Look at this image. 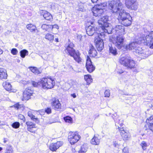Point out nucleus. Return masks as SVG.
Returning <instances> with one entry per match:
<instances>
[{
	"instance_id": "1",
	"label": "nucleus",
	"mask_w": 153,
	"mask_h": 153,
	"mask_svg": "<svg viewBox=\"0 0 153 153\" xmlns=\"http://www.w3.org/2000/svg\"><path fill=\"white\" fill-rule=\"evenodd\" d=\"M117 19L120 24L126 27L131 25L132 20L130 14L123 9H121L119 12Z\"/></svg>"
},
{
	"instance_id": "2",
	"label": "nucleus",
	"mask_w": 153,
	"mask_h": 153,
	"mask_svg": "<svg viewBox=\"0 0 153 153\" xmlns=\"http://www.w3.org/2000/svg\"><path fill=\"white\" fill-rule=\"evenodd\" d=\"M74 47V45L73 43L68 44L65 47V52L71 56L73 57L76 61L79 63H81L82 62V59L80 56V53L78 51H75L73 48Z\"/></svg>"
},
{
	"instance_id": "3",
	"label": "nucleus",
	"mask_w": 153,
	"mask_h": 153,
	"mask_svg": "<svg viewBox=\"0 0 153 153\" xmlns=\"http://www.w3.org/2000/svg\"><path fill=\"white\" fill-rule=\"evenodd\" d=\"M50 78H42L40 82H37L35 81L32 82V84L33 86L37 87L38 85H41L44 89H50L53 87L54 83Z\"/></svg>"
},
{
	"instance_id": "4",
	"label": "nucleus",
	"mask_w": 153,
	"mask_h": 153,
	"mask_svg": "<svg viewBox=\"0 0 153 153\" xmlns=\"http://www.w3.org/2000/svg\"><path fill=\"white\" fill-rule=\"evenodd\" d=\"M120 63L128 68L132 69L135 67V63L130 57L127 56L121 57L120 59Z\"/></svg>"
},
{
	"instance_id": "5",
	"label": "nucleus",
	"mask_w": 153,
	"mask_h": 153,
	"mask_svg": "<svg viewBox=\"0 0 153 153\" xmlns=\"http://www.w3.org/2000/svg\"><path fill=\"white\" fill-rule=\"evenodd\" d=\"M143 43L151 48H153V31H151L148 35L139 38L138 43Z\"/></svg>"
},
{
	"instance_id": "6",
	"label": "nucleus",
	"mask_w": 153,
	"mask_h": 153,
	"mask_svg": "<svg viewBox=\"0 0 153 153\" xmlns=\"http://www.w3.org/2000/svg\"><path fill=\"white\" fill-rule=\"evenodd\" d=\"M122 7V4L119 0H113L109 3V8L113 13H117L118 11L120 12Z\"/></svg>"
},
{
	"instance_id": "7",
	"label": "nucleus",
	"mask_w": 153,
	"mask_h": 153,
	"mask_svg": "<svg viewBox=\"0 0 153 153\" xmlns=\"http://www.w3.org/2000/svg\"><path fill=\"white\" fill-rule=\"evenodd\" d=\"M125 39L124 36L119 35L116 37H111L109 40L118 48L121 49L123 47Z\"/></svg>"
},
{
	"instance_id": "8",
	"label": "nucleus",
	"mask_w": 153,
	"mask_h": 153,
	"mask_svg": "<svg viewBox=\"0 0 153 153\" xmlns=\"http://www.w3.org/2000/svg\"><path fill=\"white\" fill-rule=\"evenodd\" d=\"M139 38L135 42H133L130 43L129 44L126 45V50H133L134 54L136 53L137 50H138L139 48L141 47H139V45L141 43H138Z\"/></svg>"
},
{
	"instance_id": "9",
	"label": "nucleus",
	"mask_w": 153,
	"mask_h": 153,
	"mask_svg": "<svg viewBox=\"0 0 153 153\" xmlns=\"http://www.w3.org/2000/svg\"><path fill=\"white\" fill-rule=\"evenodd\" d=\"M80 136L76 132H70L68 137V141L72 145L76 143L80 139Z\"/></svg>"
},
{
	"instance_id": "10",
	"label": "nucleus",
	"mask_w": 153,
	"mask_h": 153,
	"mask_svg": "<svg viewBox=\"0 0 153 153\" xmlns=\"http://www.w3.org/2000/svg\"><path fill=\"white\" fill-rule=\"evenodd\" d=\"M91 25H89L86 28V31L87 34L90 36H92L95 33V31L98 29L95 25V22H91Z\"/></svg>"
},
{
	"instance_id": "11",
	"label": "nucleus",
	"mask_w": 153,
	"mask_h": 153,
	"mask_svg": "<svg viewBox=\"0 0 153 153\" xmlns=\"http://www.w3.org/2000/svg\"><path fill=\"white\" fill-rule=\"evenodd\" d=\"M125 3L128 9L136 10L137 8L138 4L136 0H125Z\"/></svg>"
},
{
	"instance_id": "12",
	"label": "nucleus",
	"mask_w": 153,
	"mask_h": 153,
	"mask_svg": "<svg viewBox=\"0 0 153 153\" xmlns=\"http://www.w3.org/2000/svg\"><path fill=\"white\" fill-rule=\"evenodd\" d=\"M135 55L141 59L147 58L148 56V52L145 51L144 50L142 49V48H139L134 54Z\"/></svg>"
},
{
	"instance_id": "13",
	"label": "nucleus",
	"mask_w": 153,
	"mask_h": 153,
	"mask_svg": "<svg viewBox=\"0 0 153 153\" xmlns=\"http://www.w3.org/2000/svg\"><path fill=\"white\" fill-rule=\"evenodd\" d=\"M117 128L120 133V135L123 140L126 141L128 140L130 138L131 135L130 133L127 131H126L123 127L121 128L118 126Z\"/></svg>"
},
{
	"instance_id": "14",
	"label": "nucleus",
	"mask_w": 153,
	"mask_h": 153,
	"mask_svg": "<svg viewBox=\"0 0 153 153\" xmlns=\"http://www.w3.org/2000/svg\"><path fill=\"white\" fill-rule=\"evenodd\" d=\"M85 67L88 71L90 73L93 72L95 69V67L92 64L90 58L88 56L86 59Z\"/></svg>"
},
{
	"instance_id": "15",
	"label": "nucleus",
	"mask_w": 153,
	"mask_h": 153,
	"mask_svg": "<svg viewBox=\"0 0 153 153\" xmlns=\"http://www.w3.org/2000/svg\"><path fill=\"white\" fill-rule=\"evenodd\" d=\"M98 35V38L95 40L96 47L97 50L101 51L104 48V42L103 40L101 39Z\"/></svg>"
},
{
	"instance_id": "16",
	"label": "nucleus",
	"mask_w": 153,
	"mask_h": 153,
	"mask_svg": "<svg viewBox=\"0 0 153 153\" xmlns=\"http://www.w3.org/2000/svg\"><path fill=\"white\" fill-rule=\"evenodd\" d=\"M108 16H106L102 17L98 21L99 26H108L109 23H108Z\"/></svg>"
},
{
	"instance_id": "17",
	"label": "nucleus",
	"mask_w": 153,
	"mask_h": 153,
	"mask_svg": "<svg viewBox=\"0 0 153 153\" xmlns=\"http://www.w3.org/2000/svg\"><path fill=\"white\" fill-rule=\"evenodd\" d=\"M63 144L62 141H57L56 143H52L50 145V149L52 151H56Z\"/></svg>"
},
{
	"instance_id": "18",
	"label": "nucleus",
	"mask_w": 153,
	"mask_h": 153,
	"mask_svg": "<svg viewBox=\"0 0 153 153\" xmlns=\"http://www.w3.org/2000/svg\"><path fill=\"white\" fill-rule=\"evenodd\" d=\"M41 15H42L44 18L48 20H51L53 19L52 15L45 10H42L40 11Z\"/></svg>"
},
{
	"instance_id": "19",
	"label": "nucleus",
	"mask_w": 153,
	"mask_h": 153,
	"mask_svg": "<svg viewBox=\"0 0 153 153\" xmlns=\"http://www.w3.org/2000/svg\"><path fill=\"white\" fill-rule=\"evenodd\" d=\"M114 30L117 34L120 33V34L122 35L125 33L124 27L121 25H116L114 27Z\"/></svg>"
},
{
	"instance_id": "20",
	"label": "nucleus",
	"mask_w": 153,
	"mask_h": 153,
	"mask_svg": "<svg viewBox=\"0 0 153 153\" xmlns=\"http://www.w3.org/2000/svg\"><path fill=\"white\" fill-rule=\"evenodd\" d=\"M52 102V107L55 110H57L61 107V104L58 99H53Z\"/></svg>"
},
{
	"instance_id": "21",
	"label": "nucleus",
	"mask_w": 153,
	"mask_h": 153,
	"mask_svg": "<svg viewBox=\"0 0 153 153\" xmlns=\"http://www.w3.org/2000/svg\"><path fill=\"white\" fill-rule=\"evenodd\" d=\"M7 76L6 70L4 68H0V79H6L7 78Z\"/></svg>"
},
{
	"instance_id": "22",
	"label": "nucleus",
	"mask_w": 153,
	"mask_h": 153,
	"mask_svg": "<svg viewBox=\"0 0 153 153\" xmlns=\"http://www.w3.org/2000/svg\"><path fill=\"white\" fill-rule=\"evenodd\" d=\"M92 12L94 16H100L102 13H103V10L102 9H92Z\"/></svg>"
},
{
	"instance_id": "23",
	"label": "nucleus",
	"mask_w": 153,
	"mask_h": 153,
	"mask_svg": "<svg viewBox=\"0 0 153 153\" xmlns=\"http://www.w3.org/2000/svg\"><path fill=\"white\" fill-rule=\"evenodd\" d=\"M109 53L115 55L117 54V53L116 49L114 46H113L111 44L108 45Z\"/></svg>"
},
{
	"instance_id": "24",
	"label": "nucleus",
	"mask_w": 153,
	"mask_h": 153,
	"mask_svg": "<svg viewBox=\"0 0 153 153\" xmlns=\"http://www.w3.org/2000/svg\"><path fill=\"white\" fill-rule=\"evenodd\" d=\"M100 139L95 135L94 136L91 141V144L95 145H98L100 143Z\"/></svg>"
},
{
	"instance_id": "25",
	"label": "nucleus",
	"mask_w": 153,
	"mask_h": 153,
	"mask_svg": "<svg viewBox=\"0 0 153 153\" xmlns=\"http://www.w3.org/2000/svg\"><path fill=\"white\" fill-rule=\"evenodd\" d=\"M26 124L27 126L28 130L29 131H31L33 128L35 127L36 125L29 121L26 122Z\"/></svg>"
},
{
	"instance_id": "26",
	"label": "nucleus",
	"mask_w": 153,
	"mask_h": 153,
	"mask_svg": "<svg viewBox=\"0 0 153 153\" xmlns=\"http://www.w3.org/2000/svg\"><path fill=\"white\" fill-rule=\"evenodd\" d=\"M41 27L42 29L45 30V31H48V32H49L52 30L51 25L43 24L42 26Z\"/></svg>"
},
{
	"instance_id": "27",
	"label": "nucleus",
	"mask_w": 153,
	"mask_h": 153,
	"mask_svg": "<svg viewBox=\"0 0 153 153\" xmlns=\"http://www.w3.org/2000/svg\"><path fill=\"white\" fill-rule=\"evenodd\" d=\"M88 148L86 144H83L81 147V149L78 152V153H85L87 150Z\"/></svg>"
},
{
	"instance_id": "28",
	"label": "nucleus",
	"mask_w": 153,
	"mask_h": 153,
	"mask_svg": "<svg viewBox=\"0 0 153 153\" xmlns=\"http://www.w3.org/2000/svg\"><path fill=\"white\" fill-rule=\"evenodd\" d=\"M148 120H149V128L150 130L153 132V116H151L148 119Z\"/></svg>"
},
{
	"instance_id": "29",
	"label": "nucleus",
	"mask_w": 153,
	"mask_h": 153,
	"mask_svg": "<svg viewBox=\"0 0 153 153\" xmlns=\"http://www.w3.org/2000/svg\"><path fill=\"white\" fill-rule=\"evenodd\" d=\"M54 36L53 35L49 33L47 34L45 36V38L49 40V41L52 42L53 40Z\"/></svg>"
},
{
	"instance_id": "30",
	"label": "nucleus",
	"mask_w": 153,
	"mask_h": 153,
	"mask_svg": "<svg viewBox=\"0 0 153 153\" xmlns=\"http://www.w3.org/2000/svg\"><path fill=\"white\" fill-rule=\"evenodd\" d=\"M4 88L7 91L10 90L12 88V86L10 83L6 82L3 83Z\"/></svg>"
},
{
	"instance_id": "31",
	"label": "nucleus",
	"mask_w": 153,
	"mask_h": 153,
	"mask_svg": "<svg viewBox=\"0 0 153 153\" xmlns=\"http://www.w3.org/2000/svg\"><path fill=\"white\" fill-rule=\"evenodd\" d=\"M26 27L27 29L30 30L32 32L35 31L36 29V26L31 24L27 25Z\"/></svg>"
},
{
	"instance_id": "32",
	"label": "nucleus",
	"mask_w": 153,
	"mask_h": 153,
	"mask_svg": "<svg viewBox=\"0 0 153 153\" xmlns=\"http://www.w3.org/2000/svg\"><path fill=\"white\" fill-rule=\"evenodd\" d=\"M29 68L33 73L36 74H38L40 73V72L37 68L35 67H30Z\"/></svg>"
},
{
	"instance_id": "33",
	"label": "nucleus",
	"mask_w": 153,
	"mask_h": 153,
	"mask_svg": "<svg viewBox=\"0 0 153 153\" xmlns=\"http://www.w3.org/2000/svg\"><path fill=\"white\" fill-rule=\"evenodd\" d=\"M20 55L21 57L24 58L25 56L28 55V51L26 49H23L20 51Z\"/></svg>"
},
{
	"instance_id": "34",
	"label": "nucleus",
	"mask_w": 153,
	"mask_h": 153,
	"mask_svg": "<svg viewBox=\"0 0 153 153\" xmlns=\"http://www.w3.org/2000/svg\"><path fill=\"white\" fill-rule=\"evenodd\" d=\"M84 79L88 83L90 84L92 82L93 80L90 75H86L84 76Z\"/></svg>"
},
{
	"instance_id": "35",
	"label": "nucleus",
	"mask_w": 153,
	"mask_h": 153,
	"mask_svg": "<svg viewBox=\"0 0 153 153\" xmlns=\"http://www.w3.org/2000/svg\"><path fill=\"white\" fill-rule=\"evenodd\" d=\"M100 27L99 28V30L100 32V34L101 36H104L105 33V27L104 26H100Z\"/></svg>"
},
{
	"instance_id": "36",
	"label": "nucleus",
	"mask_w": 153,
	"mask_h": 153,
	"mask_svg": "<svg viewBox=\"0 0 153 153\" xmlns=\"http://www.w3.org/2000/svg\"><path fill=\"white\" fill-rule=\"evenodd\" d=\"M29 95V94H27L26 92H24L23 94V98H22L23 100H27L30 99L31 96Z\"/></svg>"
},
{
	"instance_id": "37",
	"label": "nucleus",
	"mask_w": 153,
	"mask_h": 153,
	"mask_svg": "<svg viewBox=\"0 0 153 153\" xmlns=\"http://www.w3.org/2000/svg\"><path fill=\"white\" fill-rule=\"evenodd\" d=\"M104 4H97L95 5L92 9H102L103 10L104 8Z\"/></svg>"
},
{
	"instance_id": "38",
	"label": "nucleus",
	"mask_w": 153,
	"mask_h": 153,
	"mask_svg": "<svg viewBox=\"0 0 153 153\" xmlns=\"http://www.w3.org/2000/svg\"><path fill=\"white\" fill-rule=\"evenodd\" d=\"M24 92H26L27 94H29V95L32 96L33 91L30 87L26 88Z\"/></svg>"
},
{
	"instance_id": "39",
	"label": "nucleus",
	"mask_w": 153,
	"mask_h": 153,
	"mask_svg": "<svg viewBox=\"0 0 153 153\" xmlns=\"http://www.w3.org/2000/svg\"><path fill=\"white\" fill-rule=\"evenodd\" d=\"M28 115L30 117L32 120L35 121H38V118H37L35 117V116L32 114V113L31 111L28 112Z\"/></svg>"
},
{
	"instance_id": "40",
	"label": "nucleus",
	"mask_w": 153,
	"mask_h": 153,
	"mask_svg": "<svg viewBox=\"0 0 153 153\" xmlns=\"http://www.w3.org/2000/svg\"><path fill=\"white\" fill-rule=\"evenodd\" d=\"M105 27V33H107L108 34H111L112 33V32L114 30L113 29L112 30V29L111 28L109 27V25H108V26L106 27Z\"/></svg>"
},
{
	"instance_id": "41",
	"label": "nucleus",
	"mask_w": 153,
	"mask_h": 153,
	"mask_svg": "<svg viewBox=\"0 0 153 153\" xmlns=\"http://www.w3.org/2000/svg\"><path fill=\"white\" fill-rule=\"evenodd\" d=\"M88 53L90 56L95 57L97 56V52L96 49H95V50H93V51H92L91 52H89Z\"/></svg>"
},
{
	"instance_id": "42",
	"label": "nucleus",
	"mask_w": 153,
	"mask_h": 153,
	"mask_svg": "<svg viewBox=\"0 0 153 153\" xmlns=\"http://www.w3.org/2000/svg\"><path fill=\"white\" fill-rule=\"evenodd\" d=\"M12 126L13 128H17L20 126V123L17 122H15L12 124Z\"/></svg>"
},
{
	"instance_id": "43",
	"label": "nucleus",
	"mask_w": 153,
	"mask_h": 153,
	"mask_svg": "<svg viewBox=\"0 0 153 153\" xmlns=\"http://www.w3.org/2000/svg\"><path fill=\"white\" fill-rule=\"evenodd\" d=\"M64 120L66 122L68 123H70L72 120V118L69 116H67L64 117Z\"/></svg>"
},
{
	"instance_id": "44",
	"label": "nucleus",
	"mask_w": 153,
	"mask_h": 153,
	"mask_svg": "<svg viewBox=\"0 0 153 153\" xmlns=\"http://www.w3.org/2000/svg\"><path fill=\"white\" fill-rule=\"evenodd\" d=\"M140 145L144 150L146 149V147L147 146V144L146 142L143 141L141 143Z\"/></svg>"
},
{
	"instance_id": "45",
	"label": "nucleus",
	"mask_w": 153,
	"mask_h": 153,
	"mask_svg": "<svg viewBox=\"0 0 153 153\" xmlns=\"http://www.w3.org/2000/svg\"><path fill=\"white\" fill-rule=\"evenodd\" d=\"M11 52L13 55H16L18 53V51L16 48H13L11 50Z\"/></svg>"
},
{
	"instance_id": "46",
	"label": "nucleus",
	"mask_w": 153,
	"mask_h": 153,
	"mask_svg": "<svg viewBox=\"0 0 153 153\" xmlns=\"http://www.w3.org/2000/svg\"><path fill=\"white\" fill-rule=\"evenodd\" d=\"M105 97H108L110 95V92L109 90H106L104 92Z\"/></svg>"
},
{
	"instance_id": "47",
	"label": "nucleus",
	"mask_w": 153,
	"mask_h": 153,
	"mask_svg": "<svg viewBox=\"0 0 153 153\" xmlns=\"http://www.w3.org/2000/svg\"><path fill=\"white\" fill-rule=\"evenodd\" d=\"M45 111L47 114H49L51 113V109L50 108H47L45 109Z\"/></svg>"
},
{
	"instance_id": "48",
	"label": "nucleus",
	"mask_w": 153,
	"mask_h": 153,
	"mask_svg": "<svg viewBox=\"0 0 153 153\" xmlns=\"http://www.w3.org/2000/svg\"><path fill=\"white\" fill-rule=\"evenodd\" d=\"M89 53L91 52L92 51H93V50H95V49L94 48V46L92 45H89Z\"/></svg>"
},
{
	"instance_id": "49",
	"label": "nucleus",
	"mask_w": 153,
	"mask_h": 153,
	"mask_svg": "<svg viewBox=\"0 0 153 153\" xmlns=\"http://www.w3.org/2000/svg\"><path fill=\"white\" fill-rule=\"evenodd\" d=\"M123 153H128V149L127 148H124L123 150Z\"/></svg>"
},
{
	"instance_id": "50",
	"label": "nucleus",
	"mask_w": 153,
	"mask_h": 153,
	"mask_svg": "<svg viewBox=\"0 0 153 153\" xmlns=\"http://www.w3.org/2000/svg\"><path fill=\"white\" fill-rule=\"evenodd\" d=\"M14 107L16 108L17 109H18L20 108V106L19 103H16L15 104L13 105Z\"/></svg>"
},
{
	"instance_id": "51",
	"label": "nucleus",
	"mask_w": 153,
	"mask_h": 153,
	"mask_svg": "<svg viewBox=\"0 0 153 153\" xmlns=\"http://www.w3.org/2000/svg\"><path fill=\"white\" fill-rule=\"evenodd\" d=\"M10 150H13L12 149L11 146L10 145H8L6 147V151Z\"/></svg>"
},
{
	"instance_id": "52",
	"label": "nucleus",
	"mask_w": 153,
	"mask_h": 153,
	"mask_svg": "<svg viewBox=\"0 0 153 153\" xmlns=\"http://www.w3.org/2000/svg\"><path fill=\"white\" fill-rule=\"evenodd\" d=\"M19 118L23 120L24 121L25 120V118L24 116L22 114H20L19 115Z\"/></svg>"
},
{
	"instance_id": "53",
	"label": "nucleus",
	"mask_w": 153,
	"mask_h": 153,
	"mask_svg": "<svg viewBox=\"0 0 153 153\" xmlns=\"http://www.w3.org/2000/svg\"><path fill=\"white\" fill-rule=\"evenodd\" d=\"M53 28H56L57 29H59V27L57 25H52V30Z\"/></svg>"
},
{
	"instance_id": "54",
	"label": "nucleus",
	"mask_w": 153,
	"mask_h": 153,
	"mask_svg": "<svg viewBox=\"0 0 153 153\" xmlns=\"http://www.w3.org/2000/svg\"><path fill=\"white\" fill-rule=\"evenodd\" d=\"M114 121L116 122V123H115L116 126L117 123L118 124H120L119 121H120V120H119V119H115L114 118Z\"/></svg>"
},
{
	"instance_id": "55",
	"label": "nucleus",
	"mask_w": 153,
	"mask_h": 153,
	"mask_svg": "<svg viewBox=\"0 0 153 153\" xmlns=\"http://www.w3.org/2000/svg\"><path fill=\"white\" fill-rule=\"evenodd\" d=\"M7 151L5 152V153H13V150H10L6 151Z\"/></svg>"
},
{
	"instance_id": "56",
	"label": "nucleus",
	"mask_w": 153,
	"mask_h": 153,
	"mask_svg": "<svg viewBox=\"0 0 153 153\" xmlns=\"http://www.w3.org/2000/svg\"><path fill=\"white\" fill-rule=\"evenodd\" d=\"M71 97H73L74 98H75L76 97V96L75 94L74 93L71 94Z\"/></svg>"
},
{
	"instance_id": "57",
	"label": "nucleus",
	"mask_w": 153,
	"mask_h": 153,
	"mask_svg": "<svg viewBox=\"0 0 153 153\" xmlns=\"http://www.w3.org/2000/svg\"><path fill=\"white\" fill-rule=\"evenodd\" d=\"M91 1L93 3H94L97 2L98 0H91Z\"/></svg>"
},
{
	"instance_id": "58",
	"label": "nucleus",
	"mask_w": 153,
	"mask_h": 153,
	"mask_svg": "<svg viewBox=\"0 0 153 153\" xmlns=\"http://www.w3.org/2000/svg\"><path fill=\"white\" fill-rule=\"evenodd\" d=\"M3 53V51L0 48V55L2 54Z\"/></svg>"
},
{
	"instance_id": "59",
	"label": "nucleus",
	"mask_w": 153,
	"mask_h": 153,
	"mask_svg": "<svg viewBox=\"0 0 153 153\" xmlns=\"http://www.w3.org/2000/svg\"><path fill=\"white\" fill-rule=\"evenodd\" d=\"M55 42H59V41H58V38H55Z\"/></svg>"
},
{
	"instance_id": "60",
	"label": "nucleus",
	"mask_w": 153,
	"mask_h": 153,
	"mask_svg": "<svg viewBox=\"0 0 153 153\" xmlns=\"http://www.w3.org/2000/svg\"><path fill=\"white\" fill-rule=\"evenodd\" d=\"M123 123H120V127L121 128V127L123 126ZM119 127H120L119 126Z\"/></svg>"
},
{
	"instance_id": "61",
	"label": "nucleus",
	"mask_w": 153,
	"mask_h": 153,
	"mask_svg": "<svg viewBox=\"0 0 153 153\" xmlns=\"http://www.w3.org/2000/svg\"><path fill=\"white\" fill-rule=\"evenodd\" d=\"M118 72L120 74H122V73H123V72L122 71H119Z\"/></svg>"
},
{
	"instance_id": "62",
	"label": "nucleus",
	"mask_w": 153,
	"mask_h": 153,
	"mask_svg": "<svg viewBox=\"0 0 153 153\" xmlns=\"http://www.w3.org/2000/svg\"><path fill=\"white\" fill-rule=\"evenodd\" d=\"M2 149V148L1 147H0V152L1 151Z\"/></svg>"
},
{
	"instance_id": "63",
	"label": "nucleus",
	"mask_w": 153,
	"mask_h": 153,
	"mask_svg": "<svg viewBox=\"0 0 153 153\" xmlns=\"http://www.w3.org/2000/svg\"><path fill=\"white\" fill-rule=\"evenodd\" d=\"M117 145H118V144L117 145L116 143H115V144L114 143V146H115V147H116Z\"/></svg>"
},
{
	"instance_id": "64",
	"label": "nucleus",
	"mask_w": 153,
	"mask_h": 153,
	"mask_svg": "<svg viewBox=\"0 0 153 153\" xmlns=\"http://www.w3.org/2000/svg\"><path fill=\"white\" fill-rule=\"evenodd\" d=\"M17 62H20V60H19V59H18V60H17Z\"/></svg>"
}]
</instances>
